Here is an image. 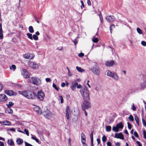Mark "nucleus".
Listing matches in <instances>:
<instances>
[{"label":"nucleus","mask_w":146,"mask_h":146,"mask_svg":"<svg viewBox=\"0 0 146 146\" xmlns=\"http://www.w3.org/2000/svg\"><path fill=\"white\" fill-rule=\"evenodd\" d=\"M7 143L9 145L11 146L14 145V142L12 139H8L7 141Z\"/></svg>","instance_id":"aec40b11"},{"label":"nucleus","mask_w":146,"mask_h":146,"mask_svg":"<svg viewBox=\"0 0 146 146\" xmlns=\"http://www.w3.org/2000/svg\"><path fill=\"white\" fill-rule=\"evenodd\" d=\"M106 20L109 22L113 21L115 20V18L113 16H107L106 17Z\"/></svg>","instance_id":"dca6fc26"},{"label":"nucleus","mask_w":146,"mask_h":146,"mask_svg":"<svg viewBox=\"0 0 146 146\" xmlns=\"http://www.w3.org/2000/svg\"><path fill=\"white\" fill-rule=\"evenodd\" d=\"M70 113H66V116L67 119H69L70 118Z\"/></svg>","instance_id":"8fccbe9b"},{"label":"nucleus","mask_w":146,"mask_h":146,"mask_svg":"<svg viewBox=\"0 0 146 146\" xmlns=\"http://www.w3.org/2000/svg\"><path fill=\"white\" fill-rule=\"evenodd\" d=\"M134 136L135 137H137V138H138L139 137L138 135L137 132L135 131L134 132Z\"/></svg>","instance_id":"6e6d98bb"},{"label":"nucleus","mask_w":146,"mask_h":146,"mask_svg":"<svg viewBox=\"0 0 146 146\" xmlns=\"http://www.w3.org/2000/svg\"><path fill=\"white\" fill-rule=\"evenodd\" d=\"M29 66L33 68L37 69L39 68V66L36 63L30 61L28 63Z\"/></svg>","instance_id":"1a4fd4ad"},{"label":"nucleus","mask_w":146,"mask_h":146,"mask_svg":"<svg viewBox=\"0 0 146 146\" xmlns=\"http://www.w3.org/2000/svg\"><path fill=\"white\" fill-rule=\"evenodd\" d=\"M3 38V30L2 29H0V39H1Z\"/></svg>","instance_id":"7c9ffc66"},{"label":"nucleus","mask_w":146,"mask_h":146,"mask_svg":"<svg viewBox=\"0 0 146 146\" xmlns=\"http://www.w3.org/2000/svg\"><path fill=\"white\" fill-rule=\"evenodd\" d=\"M114 137L121 139H124V136L121 133H116Z\"/></svg>","instance_id":"ddd939ff"},{"label":"nucleus","mask_w":146,"mask_h":146,"mask_svg":"<svg viewBox=\"0 0 146 146\" xmlns=\"http://www.w3.org/2000/svg\"><path fill=\"white\" fill-rule=\"evenodd\" d=\"M43 114L44 117L46 118L50 119L54 116V114L52 113L48 110H47L46 111L43 112Z\"/></svg>","instance_id":"39448f33"},{"label":"nucleus","mask_w":146,"mask_h":146,"mask_svg":"<svg viewBox=\"0 0 146 146\" xmlns=\"http://www.w3.org/2000/svg\"><path fill=\"white\" fill-rule=\"evenodd\" d=\"M106 139L107 138L106 136L105 135H104L102 137V141L104 142H105L106 141Z\"/></svg>","instance_id":"a19ab883"},{"label":"nucleus","mask_w":146,"mask_h":146,"mask_svg":"<svg viewBox=\"0 0 146 146\" xmlns=\"http://www.w3.org/2000/svg\"><path fill=\"white\" fill-rule=\"evenodd\" d=\"M26 35H27V36L28 38L31 40H33L32 35L31 34H30V33H27Z\"/></svg>","instance_id":"2f4dec72"},{"label":"nucleus","mask_w":146,"mask_h":146,"mask_svg":"<svg viewBox=\"0 0 146 146\" xmlns=\"http://www.w3.org/2000/svg\"><path fill=\"white\" fill-rule=\"evenodd\" d=\"M115 27V26L114 25H111L110 27V33H112V29L114 28Z\"/></svg>","instance_id":"e433bc0d"},{"label":"nucleus","mask_w":146,"mask_h":146,"mask_svg":"<svg viewBox=\"0 0 146 146\" xmlns=\"http://www.w3.org/2000/svg\"><path fill=\"white\" fill-rule=\"evenodd\" d=\"M137 143L138 144V146H142V144L140 142L138 141H136Z\"/></svg>","instance_id":"e2e57ef3"},{"label":"nucleus","mask_w":146,"mask_h":146,"mask_svg":"<svg viewBox=\"0 0 146 146\" xmlns=\"http://www.w3.org/2000/svg\"><path fill=\"white\" fill-rule=\"evenodd\" d=\"M87 3H88V4L89 6H90L91 5V1L90 0H88Z\"/></svg>","instance_id":"69168bd1"},{"label":"nucleus","mask_w":146,"mask_h":146,"mask_svg":"<svg viewBox=\"0 0 146 146\" xmlns=\"http://www.w3.org/2000/svg\"><path fill=\"white\" fill-rule=\"evenodd\" d=\"M141 44L144 46H146V42L144 41H142L141 42Z\"/></svg>","instance_id":"09e8293b"},{"label":"nucleus","mask_w":146,"mask_h":146,"mask_svg":"<svg viewBox=\"0 0 146 146\" xmlns=\"http://www.w3.org/2000/svg\"><path fill=\"white\" fill-rule=\"evenodd\" d=\"M7 98L4 94L0 95V102H3L7 100Z\"/></svg>","instance_id":"4468645a"},{"label":"nucleus","mask_w":146,"mask_h":146,"mask_svg":"<svg viewBox=\"0 0 146 146\" xmlns=\"http://www.w3.org/2000/svg\"><path fill=\"white\" fill-rule=\"evenodd\" d=\"M129 119L132 121H134L133 117L132 115H129Z\"/></svg>","instance_id":"79ce46f5"},{"label":"nucleus","mask_w":146,"mask_h":146,"mask_svg":"<svg viewBox=\"0 0 146 146\" xmlns=\"http://www.w3.org/2000/svg\"><path fill=\"white\" fill-rule=\"evenodd\" d=\"M143 134L144 136V138L146 139V132L145 130L143 131Z\"/></svg>","instance_id":"bf43d9fd"},{"label":"nucleus","mask_w":146,"mask_h":146,"mask_svg":"<svg viewBox=\"0 0 146 146\" xmlns=\"http://www.w3.org/2000/svg\"><path fill=\"white\" fill-rule=\"evenodd\" d=\"M137 32L140 34H141L143 33L142 31L139 28H137Z\"/></svg>","instance_id":"f704fd0d"},{"label":"nucleus","mask_w":146,"mask_h":146,"mask_svg":"<svg viewBox=\"0 0 146 146\" xmlns=\"http://www.w3.org/2000/svg\"><path fill=\"white\" fill-rule=\"evenodd\" d=\"M14 104V103H13L12 102H9V104H7V107L10 108Z\"/></svg>","instance_id":"c756f323"},{"label":"nucleus","mask_w":146,"mask_h":146,"mask_svg":"<svg viewBox=\"0 0 146 146\" xmlns=\"http://www.w3.org/2000/svg\"><path fill=\"white\" fill-rule=\"evenodd\" d=\"M52 86L56 90L58 91L59 90L58 88H57L56 85L54 83L53 84Z\"/></svg>","instance_id":"ea45409f"},{"label":"nucleus","mask_w":146,"mask_h":146,"mask_svg":"<svg viewBox=\"0 0 146 146\" xmlns=\"http://www.w3.org/2000/svg\"><path fill=\"white\" fill-rule=\"evenodd\" d=\"M11 124V123L10 122L6 120L3 121V125H10Z\"/></svg>","instance_id":"4be33fe9"},{"label":"nucleus","mask_w":146,"mask_h":146,"mask_svg":"<svg viewBox=\"0 0 146 146\" xmlns=\"http://www.w3.org/2000/svg\"><path fill=\"white\" fill-rule=\"evenodd\" d=\"M131 109L133 111H135L136 110V108L134 106V104L133 103L131 105Z\"/></svg>","instance_id":"58836bf2"},{"label":"nucleus","mask_w":146,"mask_h":146,"mask_svg":"<svg viewBox=\"0 0 146 146\" xmlns=\"http://www.w3.org/2000/svg\"><path fill=\"white\" fill-rule=\"evenodd\" d=\"M45 80L46 82H50L51 80L49 78H46L45 79Z\"/></svg>","instance_id":"5fc2aeb1"},{"label":"nucleus","mask_w":146,"mask_h":146,"mask_svg":"<svg viewBox=\"0 0 146 146\" xmlns=\"http://www.w3.org/2000/svg\"><path fill=\"white\" fill-rule=\"evenodd\" d=\"M81 138H86L85 135L83 133H81Z\"/></svg>","instance_id":"680f3d73"},{"label":"nucleus","mask_w":146,"mask_h":146,"mask_svg":"<svg viewBox=\"0 0 146 146\" xmlns=\"http://www.w3.org/2000/svg\"><path fill=\"white\" fill-rule=\"evenodd\" d=\"M99 40L97 38H95L92 39V41L93 42L96 43L98 42Z\"/></svg>","instance_id":"37998d69"},{"label":"nucleus","mask_w":146,"mask_h":146,"mask_svg":"<svg viewBox=\"0 0 146 146\" xmlns=\"http://www.w3.org/2000/svg\"><path fill=\"white\" fill-rule=\"evenodd\" d=\"M68 146H71V139L69 138L68 139Z\"/></svg>","instance_id":"603ef678"},{"label":"nucleus","mask_w":146,"mask_h":146,"mask_svg":"<svg viewBox=\"0 0 146 146\" xmlns=\"http://www.w3.org/2000/svg\"><path fill=\"white\" fill-rule=\"evenodd\" d=\"M22 74L25 78H28L30 76L29 73L24 69L22 70Z\"/></svg>","instance_id":"9b49d317"},{"label":"nucleus","mask_w":146,"mask_h":146,"mask_svg":"<svg viewBox=\"0 0 146 146\" xmlns=\"http://www.w3.org/2000/svg\"><path fill=\"white\" fill-rule=\"evenodd\" d=\"M32 37L33 39H33L35 40H37L38 39V37L36 35H33Z\"/></svg>","instance_id":"c9c22d12"},{"label":"nucleus","mask_w":146,"mask_h":146,"mask_svg":"<svg viewBox=\"0 0 146 146\" xmlns=\"http://www.w3.org/2000/svg\"><path fill=\"white\" fill-rule=\"evenodd\" d=\"M80 92L84 100H89L90 99V94L89 90L86 87L81 89Z\"/></svg>","instance_id":"f03ea898"},{"label":"nucleus","mask_w":146,"mask_h":146,"mask_svg":"<svg viewBox=\"0 0 146 146\" xmlns=\"http://www.w3.org/2000/svg\"><path fill=\"white\" fill-rule=\"evenodd\" d=\"M10 69H12L14 70H15L16 69V66L15 65H12L10 67Z\"/></svg>","instance_id":"4c0bfd02"},{"label":"nucleus","mask_w":146,"mask_h":146,"mask_svg":"<svg viewBox=\"0 0 146 146\" xmlns=\"http://www.w3.org/2000/svg\"><path fill=\"white\" fill-rule=\"evenodd\" d=\"M77 88H82V86L80 84L78 85L77 86Z\"/></svg>","instance_id":"338daca9"},{"label":"nucleus","mask_w":146,"mask_h":146,"mask_svg":"<svg viewBox=\"0 0 146 146\" xmlns=\"http://www.w3.org/2000/svg\"><path fill=\"white\" fill-rule=\"evenodd\" d=\"M18 93L29 99L33 100L35 98L36 95L34 93L29 91H19Z\"/></svg>","instance_id":"f257e3e1"},{"label":"nucleus","mask_w":146,"mask_h":146,"mask_svg":"<svg viewBox=\"0 0 146 146\" xmlns=\"http://www.w3.org/2000/svg\"><path fill=\"white\" fill-rule=\"evenodd\" d=\"M28 81L33 84L36 85H38L41 83V80L39 78L36 77H32L31 80L29 79Z\"/></svg>","instance_id":"20e7f679"},{"label":"nucleus","mask_w":146,"mask_h":146,"mask_svg":"<svg viewBox=\"0 0 146 146\" xmlns=\"http://www.w3.org/2000/svg\"><path fill=\"white\" fill-rule=\"evenodd\" d=\"M16 142L18 144L21 145L23 143V140L22 139L19 138L17 139Z\"/></svg>","instance_id":"412c9836"},{"label":"nucleus","mask_w":146,"mask_h":146,"mask_svg":"<svg viewBox=\"0 0 146 146\" xmlns=\"http://www.w3.org/2000/svg\"><path fill=\"white\" fill-rule=\"evenodd\" d=\"M34 110L36 111L37 113L40 114H41V111L39 107L37 106H35V107L34 108Z\"/></svg>","instance_id":"a211bd4d"},{"label":"nucleus","mask_w":146,"mask_h":146,"mask_svg":"<svg viewBox=\"0 0 146 146\" xmlns=\"http://www.w3.org/2000/svg\"><path fill=\"white\" fill-rule=\"evenodd\" d=\"M25 145L26 146H33L31 144L27 142H25Z\"/></svg>","instance_id":"13d9d810"},{"label":"nucleus","mask_w":146,"mask_h":146,"mask_svg":"<svg viewBox=\"0 0 146 146\" xmlns=\"http://www.w3.org/2000/svg\"><path fill=\"white\" fill-rule=\"evenodd\" d=\"M37 97L40 100H42L44 98V94L43 91L39 90L37 93Z\"/></svg>","instance_id":"6e6552de"},{"label":"nucleus","mask_w":146,"mask_h":146,"mask_svg":"<svg viewBox=\"0 0 146 146\" xmlns=\"http://www.w3.org/2000/svg\"><path fill=\"white\" fill-rule=\"evenodd\" d=\"M112 130L115 132H118L119 131V129L117 127V125L116 126L113 127L112 128Z\"/></svg>","instance_id":"cd10ccee"},{"label":"nucleus","mask_w":146,"mask_h":146,"mask_svg":"<svg viewBox=\"0 0 146 146\" xmlns=\"http://www.w3.org/2000/svg\"><path fill=\"white\" fill-rule=\"evenodd\" d=\"M78 85V83L76 81L73 82L70 87L72 90L73 91H75L76 89V87Z\"/></svg>","instance_id":"2eb2a0df"},{"label":"nucleus","mask_w":146,"mask_h":146,"mask_svg":"<svg viewBox=\"0 0 146 146\" xmlns=\"http://www.w3.org/2000/svg\"><path fill=\"white\" fill-rule=\"evenodd\" d=\"M84 56V54L82 53H80L78 54V56L79 57H82Z\"/></svg>","instance_id":"864d4df0"},{"label":"nucleus","mask_w":146,"mask_h":146,"mask_svg":"<svg viewBox=\"0 0 146 146\" xmlns=\"http://www.w3.org/2000/svg\"><path fill=\"white\" fill-rule=\"evenodd\" d=\"M59 97L60 99L61 103L62 104L63 102V99L62 96H59Z\"/></svg>","instance_id":"49530a36"},{"label":"nucleus","mask_w":146,"mask_h":146,"mask_svg":"<svg viewBox=\"0 0 146 146\" xmlns=\"http://www.w3.org/2000/svg\"><path fill=\"white\" fill-rule=\"evenodd\" d=\"M80 2H81V5H82L81 6V9H82L83 7H84V5L83 2L82 1H80Z\"/></svg>","instance_id":"052dcab7"},{"label":"nucleus","mask_w":146,"mask_h":146,"mask_svg":"<svg viewBox=\"0 0 146 146\" xmlns=\"http://www.w3.org/2000/svg\"><path fill=\"white\" fill-rule=\"evenodd\" d=\"M76 68L78 71L80 72H82L85 71V70L84 69L80 67L76 66Z\"/></svg>","instance_id":"393cba45"},{"label":"nucleus","mask_w":146,"mask_h":146,"mask_svg":"<svg viewBox=\"0 0 146 146\" xmlns=\"http://www.w3.org/2000/svg\"><path fill=\"white\" fill-rule=\"evenodd\" d=\"M90 137L91 139V143L92 146H93V132H92L90 135Z\"/></svg>","instance_id":"b1692460"},{"label":"nucleus","mask_w":146,"mask_h":146,"mask_svg":"<svg viewBox=\"0 0 146 146\" xmlns=\"http://www.w3.org/2000/svg\"><path fill=\"white\" fill-rule=\"evenodd\" d=\"M107 146H111V143L110 142H108L107 143Z\"/></svg>","instance_id":"0e129e2a"},{"label":"nucleus","mask_w":146,"mask_h":146,"mask_svg":"<svg viewBox=\"0 0 146 146\" xmlns=\"http://www.w3.org/2000/svg\"><path fill=\"white\" fill-rule=\"evenodd\" d=\"M114 64V61L110 60L106 61L105 63V65L107 66L110 67L112 66Z\"/></svg>","instance_id":"f3484780"},{"label":"nucleus","mask_w":146,"mask_h":146,"mask_svg":"<svg viewBox=\"0 0 146 146\" xmlns=\"http://www.w3.org/2000/svg\"><path fill=\"white\" fill-rule=\"evenodd\" d=\"M0 146H5L4 143L1 141H0Z\"/></svg>","instance_id":"774afa93"},{"label":"nucleus","mask_w":146,"mask_h":146,"mask_svg":"<svg viewBox=\"0 0 146 146\" xmlns=\"http://www.w3.org/2000/svg\"><path fill=\"white\" fill-rule=\"evenodd\" d=\"M77 37L76 38H75V39L74 40H73V42H74V43L75 44V45H76L78 42V40H77Z\"/></svg>","instance_id":"3c124183"},{"label":"nucleus","mask_w":146,"mask_h":146,"mask_svg":"<svg viewBox=\"0 0 146 146\" xmlns=\"http://www.w3.org/2000/svg\"><path fill=\"white\" fill-rule=\"evenodd\" d=\"M116 125L118 129H122L123 127V125L121 122L119 123Z\"/></svg>","instance_id":"5701e85b"},{"label":"nucleus","mask_w":146,"mask_h":146,"mask_svg":"<svg viewBox=\"0 0 146 146\" xmlns=\"http://www.w3.org/2000/svg\"><path fill=\"white\" fill-rule=\"evenodd\" d=\"M86 138H81V141L82 143L85 142H86Z\"/></svg>","instance_id":"4d7b16f0"},{"label":"nucleus","mask_w":146,"mask_h":146,"mask_svg":"<svg viewBox=\"0 0 146 146\" xmlns=\"http://www.w3.org/2000/svg\"><path fill=\"white\" fill-rule=\"evenodd\" d=\"M29 32L30 33H32L34 32V30L33 28L31 26H30L29 27Z\"/></svg>","instance_id":"c85d7f7f"},{"label":"nucleus","mask_w":146,"mask_h":146,"mask_svg":"<svg viewBox=\"0 0 146 146\" xmlns=\"http://www.w3.org/2000/svg\"><path fill=\"white\" fill-rule=\"evenodd\" d=\"M106 131L108 132H110L111 131V127L110 126H107L106 127Z\"/></svg>","instance_id":"72a5a7b5"},{"label":"nucleus","mask_w":146,"mask_h":146,"mask_svg":"<svg viewBox=\"0 0 146 146\" xmlns=\"http://www.w3.org/2000/svg\"><path fill=\"white\" fill-rule=\"evenodd\" d=\"M6 112H8V113H13V110L10 108L8 107L7 110H6Z\"/></svg>","instance_id":"a878e982"},{"label":"nucleus","mask_w":146,"mask_h":146,"mask_svg":"<svg viewBox=\"0 0 146 146\" xmlns=\"http://www.w3.org/2000/svg\"><path fill=\"white\" fill-rule=\"evenodd\" d=\"M105 74L107 76L111 77L115 81H118L119 79V77L116 73L114 72L112 73L108 70H107L106 71Z\"/></svg>","instance_id":"7ed1b4c3"},{"label":"nucleus","mask_w":146,"mask_h":146,"mask_svg":"<svg viewBox=\"0 0 146 146\" xmlns=\"http://www.w3.org/2000/svg\"><path fill=\"white\" fill-rule=\"evenodd\" d=\"M24 131L25 132L24 133H25L27 136L29 135V132L27 130L25 129H24Z\"/></svg>","instance_id":"a18cd8bd"},{"label":"nucleus","mask_w":146,"mask_h":146,"mask_svg":"<svg viewBox=\"0 0 146 146\" xmlns=\"http://www.w3.org/2000/svg\"><path fill=\"white\" fill-rule=\"evenodd\" d=\"M23 56L25 58L32 59L34 58L35 55L33 54L27 53L24 54Z\"/></svg>","instance_id":"9d476101"},{"label":"nucleus","mask_w":146,"mask_h":146,"mask_svg":"<svg viewBox=\"0 0 146 146\" xmlns=\"http://www.w3.org/2000/svg\"><path fill=\"white\" fill-rule=\"evenodd\" d=\"M127 125L128 129H130L131 128V125L129 122H127Z\"/></svg>","instance_id":"de8ad7c7"},{"label":"nucleus","mask_w":146,"mask_h":146,"mask_svg":"<svg viewBox=\"0 0 146 146\" xmlns=\"http://www.w3.org/2000/svg\"><path fill=\"white\" fill-rule=\"evenodd\" d=\"M141 88V89H143L146 88V81H144L140 84Z\"/></svg>","instance_id":"6ab92c4d"},{"label":"nucleus","mask_w":146,"mask_h":146,"mask_svg":"<svg viewBox=\"0 0 146 146\" xmlns=\"http://www.w3.org/2000/svg\"><path fill=\"white\" fill-rule=\"evenodd\" d=\"M5 93L6 94L10 96H16L17 95V94L15 92L11 90H5Z\"/></svg>","instance_id":"f8f14e48"},{"label":"nucleus","mask_w":146,"mask_h":146,"mask_svg":"<svg viewBox=\"0 0 146 146\" xmlns=\"http://www.w3.org/2000/svg\"><path fill=\"white\" fill-rule=\"evenodd\" d=\"M91 70L96 75H98L100 74V68L97 66H93Z\"/></svg>","instance_id":"0eeeda50"},{"label":"nucleus","mask_w":146,"mask_h":146,"mask_svg":"<svg viewBox=\"0 0 146 146\" xmlns=\"http://www.w3.org/2000/svg\"><path fill=\"white\" fill-rule=\"evenodd\" d=\"M142 120L143 125L145 127H146V122L145 121V120L143 118H142Z\"/></svg>","instance_id":"c03bdc74"},{"label":"nucleus","mask_w":146,"mask_h":146,"mask_svg":"<svg viewBox=\"0 0 146 146\" xmlns=\"http://www.w3.org/2000/svg\"><path fill=\"white\" fill-rule=\"evenodd\" d=\"M135 120L137 123L138 125V126H139V119L138 117L137 116H135Z\"/></svg>","instance_id":"473e14b6"},{"label":"nucleus","mask_w":146,"mask_h":146,"mask_svg":"<svg viewBox=\"0 0 146 146\" xmlns=\"http://www.w3.org/2000/svg\"><path fill=\"white\" fill-rule=\"evenodd\" d=\"M66 113H70V107L69 106H67L66 107Z\"/></svg>","instance_id":"bb28decb"},{"label":"nucleus","mask_w":146,"mask_h":146,"mask_svg":"<svg viewBox=\"0 0 146 146\" xmlns=\"http://www.w3.org/2000/svg\"><path fill=\"white\" fill-rule=\"evenodd\" d=\"M91 105L90 103L88 101L85 100L84 101L82 105V107L83 110H86L90 108Z\"/></svg>","instance_id":"423d86ee"}]
</instances>
